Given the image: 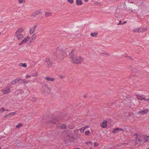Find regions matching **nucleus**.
<instances>
[{
	"label": "nucleus",
	"mask_w": 149,
	"mask_h": 149,
	"mask_svg": "<svg viewBox=\"0 0 149 149\" xmlns=\"http://www.w3.org/2000/svg\"><path fill=\"white\" fill-rule=\"evenodd\" d=\"M70 56L72 61L73 63L79 64H81L83 61L84 58L78 54L74 49H72L70 54Z\"/></svg>",
	"instance_id": "f257e3e1"
},
{
	"label": "nucleus",
	"mask_w": 149,
	"mask_h": 149,
	"mask_svg": "<svg viewBox=\"0 0 149 149\" xmlns=\"http://www.w3.org/2000/svg\"><path fill=\"white\" fill-rule=\"evenodd\" d=\"M126 3H132L128 5V9L130 11L132 12H134L136 10H139L138 8L141 6V4H139L137 2H132L130 0H126Z\"/></svg>",
	"instance_id": "f03ea898"
},
{
	"label": "nucleus",
	"mask_w": 149,
	"mask_h": 149,
	"mask_svg": "<svg viewBox=\"0 0 149 149\" xmlns=\"http://www.w3.org/2000/svg\"><path fill=\"white\" fill-rule=\"evenodd\" d=\"M62 136L67 140L75 139V138L73 136L72 131L70 130H67L63 132L62 134Z\"/></svg>",
	"instance_id": "7ed1b4c3"
},
{
	"label": "nucleus",
	"mask_w": 149,
	"mask_h": 149,
	"mask_svg": "<svg viewBox=\"0 0 149 149\" xmlns=\"http://www.w3.org/2000/svg\"><path fill=\"white\" fill-rule=\"evenodd\" d=\"M23 31L24 29L22 28L18 29L17 30L15 36L18 40H21L24 38V36L22 34Z\"/></svg>",
	"instance_id": "20e7f679"
},
{
	"label": "nucleus",
	"mask_w": 149,
	"mask_h": 149,
	"mask_svg": "<svg viewBox=\"0 0 149 149\" xmlns=\"http://www.w3.org/2000/svg\"><path fill=\"white\" fill-rule=\"evenodd\" d=\"M64 51V48L63 46L58 47L56 51V53L57 56V57L60 59L62 60L63 59V53Z\"/></svg>",
	"instance_id": "39448f33"
},
{
	"label": "nucleus",
	"mask_w": 149,
	"mask_h": 149,
	"mask_svg": "<svg viewBox=\"0 0 149 149\" xmlns=\"http://www.w3.org/2000/svg\"><path fill=\"white\" fill-rule=\"evenodd\" d=\"M42 94L44 95L49 94L51 90V88L49 87L48 85L45 84L43 87Z\"/></svg>",
	"instance_id": "423d86ee"
},
{
	"label": "nucleus",
	"mask_w": 149,
	"mask_h": 149,
	"mask_svg": "<svg viewBox=\"0 0 149 149\" xmlns=\"http://www.w3.org/2000/svg\"><path fill=\"white\" fill-rule=\"evenodd\" d=\"M146 28H137L133 30V31L134 32L141 33V32H145L146 30Z\"/></svg>",
	"instance_id": "0eeeda50"
},
{
	"label": "nucleus",
	"mask_w": 149,
	"mask_h": 149,
	"mask_svg": "<svg viewBox=\"0 0 149 149\" xmlns=\"http://www.w3.org/2000/svg\"><path fill=\"white\" fill-rule=\"evenodd\" d=\"M136 143L138 146L142 145L143 144V141L141 140V139H140V136H137L136 138Z\"/></svg>",
	"instance_id": "6e6552de"
},
{
	"label": "nucleus",
	"mask_w": 149,
	"mask_h": 149,
	"mask_svg": "<svg viewBox=\"0 0 149 149\" xmlns=\"http://www.w3.org/2000/svg\"><path fill=\"white\" fill-rule=\"evenodd\" d=\"M30 39L29 36H27L26 38H25L19 44V45H22L27 42Z\"/></svg>",
	"instance_id": "1a4fd4ad"
},
{
	"label": "nucleus",
	"mask_w": 149,
	"mask_h": 149,
	"mask_svg": "<svg viewBox=\"0 0 149 149\" xmlns=\"http://www.w3.org/2000/svg\"><path fill=\"white\" fill-rule=\"evenodd\" d=\"M45 62H47V67L49 68L52 66V62L49 58H46L45 59Z\"/></svg>",
	"instance_id": "9d476101"
},
{
	"label": "nucleus",
	"mask_w": 149,
	"mask_h": 149,
	"mask_svg": "<svg viewBox=\"0 0 149 149\" xmlns=\"http://www.w3.org/2000/svg\"><path fill=\"white\" fill-rule=\"evenodd\" d=\"M37 26V25L35 24L32 27L30 28L29 30V32L31 34H33L34 33V32L36 30Z\"/></svg>",
	"instance_id": "9b49d317"
},
{
	"label": "nucleus",
	"mask_w": 149,
	"mask_h": 149,
	"mask_svg": "<svg viewBox=\"0 0 149 149\" xmlns=\"http://www.w3.org/2000/svg\"><path fill=\"white\" fill-rule=\"evenodd\" d=\"M45 79L47 81L49 82H53L55 80L54 78L49 76L45 77Z\"/></svg>",
	"instance_id": "f8f14e48"
},
{
	"label": "nucleus",
	"mask_w": 149,
	"mask_h": 149,
	"mask_svg": "<svg viewBox=\"0 0 149 149\" xmlns=\"http://www.w3.org/2000/svg\"><path fill=\"white\" fill-rule=\"evenodd\" d=\"M148 109H146L142 111H139L137 112V114H141L144 115L147 113L148 111Z\"/></svg>",
	"instance_id": "ddd939ff"
},
{
	"label": "nucleus",
	"mask_w": 149,
	"mask_h": 149,
	"mask_svg": "<svg viewBox=\"0 0 149 149\" xmlns=\"http://www.w3.org/2000/svg\"><path fill=\"white\" fill-rule=\"evenodd\" d=\"M120 131H124V130L122 128H117L114 129L112 131V132L115 134Z\"/></svg>",
	"instance_id": "4468645a"
},
{
	"label": "nucleus",
	"mask_w": 149,
	"mask_h": 149,
	"mask_svg": "<svg viewBox=\"0 0 149 149\" xmlns=\"http://www.w3.org/2000/svg\"><path fill=\"white\" fill-rule=\"evenodd\" d=\"M57 126L58 128L61 129H66L67 127L66 125L64 124H58Z\"/></svg>",
	"instance_id": "2eb2a0df"
},
{
	"label": "nucleus",
	"mask_w": 149,
	"mask_h": 149,
	"mask_svg": "<svg viewBox=\"0 0 149 149\" xmlns=\"http://www.w3.org/2000/svg\"><path fill=\"white\" fill-rule=\"evenodd\" d=\"M107 121L106 120H104L103 121L102 124H101V126L103 128H106L107 127Z\"/></svg>",
	"instance_id": "dca6fc26"
},
{
	"label": "nucleus",
	"mask_w": 149,
	"mask_h": 149,
	"mask_svg": "<svg viewBox=\"0 0 149 149\" xmlns=\"http://www.w3.org/2000/svg\"><path fill=\"white\" fill-rule=\"evenodd\" d=\"M140 139H141V140L143 141V144L145 142V140L146 139V135H139Z\"/></svg>",
	"instance_id": "f3484780"
},
{
	"label": "nucleus",
	"mask_w": 149,
	"mask_h": 149,
	"mask_svg": "<svg viewBox=\"0 0 149 149\" xmlns=\"http://www.w3.org/2000/svg\"><path fill=\"white\" fill-rule=\"evenodd\" d=\"M79 130H74V134L76 136V138L77 139L79 138L80 137V135L78 134V131Z\"/></svg>",
	"instance_id": "a211bd4d"
},
{
	"label": "nucleus",
	"mask_w": 149,
	"mask_h": 149,
	"mask_svg": "<svg viewBox=\"0 0 149 149\" xmlns=\"http://www.w3.org/2000/svg\"><path fill=\"white\" fill-rule=\"evenodd\" d=\"M37 35L36 33L33 34L31 37V41H33L36 38Z\"/></svg>",
	"instance_id": "6ab92c4d"
},
{
	"label": "nucleus",
	"mask_w": 149,
	"mask_h": 149,
	"mask_svg": "<svg viewBox=\"0 0 149 149\" xmlns=\"http://www.w3.org/2000/svg\"><path fill=\"white\" fill-rule=\"evenodd\" d=\"M76 3L77 5H81L83 4L81 0H76Z\"/></svg>",
	"instance_id": "aec40b11"
},
{
	"label": "nucleus",
	"mask_w": 149,
	"mask_h": 149,
	"mask_svg": "<svg viewBox=\"0 0 149 149\" xmlns=\"http://www.w3.org/2000/svg\"><path fill=\"white\" fill-rule=\"evenodd\" d=\"M45 14V17H51L52 15V13L51 12H46Z\"/></svg>",
	"instance_id": "412c9836"
},
{
	"label": "nucleus",
	"mask_w": 149,
	"mask_h": 149,
	"mask_svg": "<svg viewBox=\"0 0 149 149\" xmlns=\"http://www.w3.org/2000/svg\"><path fill=\"white\" fill-rule=\"evenodd\" d=\"M2 91L3 92V93L4 94H6L9 93L10 92V90L9 88H8L5 90H2Z\"/></svg>",
	"instance_id": "4be33fe9"
},
{
	"label": "nucleus",
	"mask_w": 149,
	"mask_h": 149,
	"mask_svg": "<svg viewBox=\"0 0 149 149\" xmlns=\"http://www.w3.org/2000/svg\"><path fill=\"white\" fill-rule=\"evenodd\" d=\"M18 84H24L25 83V81L24 79H18Z\"/></svg>",
	"instance_id": "5701e85b"
},
{
	"label": "nucleus",
	"mask_w": 149,
	"mask_h": 149,
	"mask_svg": "<svg viewBox=\"0 0 149 149\" xmlns=\"http://www.w3.org/2000/svg\"><path fill=\"white\" fill-rule=\"evenodd\" d=\"M137 98L138 99L140 100H146V98L144 97H143L142 96L137 95Z\"/></svg>",
	"instance_id": "b1692460"
},
{
	"label": "nucleus",
	"mask_w": 149,
	"mask_h": 149,
	"mask_svg": "<svg viewBox=\"0 0 149 149\" xmlns=\"http://www.w3.org/2000/svg\"><path fill=\"white\" fill-rule=\"evenodd\" d=\"M19 65L20 67H22L24 68H26L27 67V64L26 63H19Z\"/></svg>",
	"instance_id": "393cba45"
},
{
	"label": "nucleus",
	"mask_w": 149,
	"mask_h": 149,
	"mask_svg": "<svg viewBox=\"0 0 149 149\" xmlns=\"http://www.w3.org/2000/svg\"><path fill=\"white\" fill-rule=\"evenodd\" d=\"M19 81L18 80V79H16L14 80H13L12 82L11 83V84H15L16 83H18Z\"/></svg>",
	"instance_id": "a878e982"
},
{
	"label": "nucleus",
	"mask_w": 149,
	"mask_h": 149,
	"mask_svg": "<svg viewBox=\"0 0 149 149\" xmlns=\"http://www.w3.org/2000/svg\"><path fill=\"white\" fill-rule=\"evenodd\" d=\"M75 127V126L73 125H68V128L70 129H73Z\"/></svg>",
	"instance_id": "bb28decb"
},
{
	"label": "nucleus",
	"mask_w": 149,
	"mask_h": 149,
	"mask_svg": "<svg viewBox=\"0 0 149 149\" xmlns=\"http://www.w3.org/2000/svg\"><path fill=\"white\" fill-rule=\"evenodd\" d=\"M15 113H16L15 112H11V113H10L8 115H7L5 117V118H6L8 116L10 117V115L13 116V115L14 114H15Z\"/></svg>",
	"instance_id": "cd10ccee"
},
{
	"label": "nucleus",
	"mask_w": 149,
	"mask_h": 149,
	"mask_svg": "<svg viewBox=\"0 0 149 149\" xmlns=\"http://www.w3.org/2000/svg\"><path fill=\"white\" fill-rule=\"evenodd\" d=\"M97 33L94 32V33H91V35L92 36L94 37H96L97 35Z\"/></svg>",
	"instance_id": "c85d7f7f"
},
{
	"label": "nucleus",
	"mask_w": 149,
	"mask_h": 149,
	"mask_svg": "<svg viewBox=\"0 0 149 149\" xmlns=\"http://www.w3.org/2000/svg\"><path fill=\"white\" fill-rule=\"evenodd\" d=\"M94 4L95 5H97L99 6H102V4L100 2H99L98 1H95V2Z\"/></svg>",
	"instance_id": "c756f323"
},
{
	"label": "nucleus",
	"mask_w": 149,
	"mask_h": 149,
	"mask_svg": "<svg viewBox=\"0 0 149 149\" xmlns=\"http://www.w3.org/2000/svg\"><path fill=\"white\" fill-rule=\"evenodd\" d=\"M23 126V124L22 123H19L16 126V127L17 128H19L20 127Z\"/></svg>",
	"instance_id": "7c9ffc66"
},
{
	"label": "nucleus",
	"mask_w": 149,
	"mask_h": 149,
	"mask_svg": "<svg viewBox=\"0 0 149 149\" xmlns=\"http://www.w3.org/2000/svg\"><path fill=\"white\" fill-rule=\"evenodd\" d=\"M88 126H85L84 127H82L81 129H79V130H82V132H83L84 130L87 127H88Z\"/></svg>",
	"instance_id": "2f4dec72"
},
{
	"label": "nucleus",
	"mask_w": 149,
	"mask_h": 149,
	"mask_svg": "<svg viewBox=\"0 0 149 149\" xmlns=\"http://www.w3.org/2000/svg\"><path fill=\"white\" fill-rule=\"evenodd\" d=\"M49 121L50 124H52V123L54 124L56 123L54 120H49Z\"/></svg>",
	"instance_id": "473e14b6"
},
{
	"label": "nucleus",
	"mask_w": 149,
	"mask_h": 149,
	"mask_svg": "<svg viewBox=\"0 0 149 149\" xmlns=\"http://www.w3.org/2000/svg\"><path fill=\"white\" fill-rule=\"evenodd\" d=\"M37 15V14L36 13V12L32 13L31 15V16L35 17Z\"/></svg>",
	"instance_id": "72a5a7b5"
},
{
	"label": "nucleus",
	"mask_w": 149,
	"mask_h": 149,
	"mask_svg": "<svg viewBox=\"0 0 149 149\" xmlns=\"http://www.w3.org/2000/svg\"><path fill=\"white\" fill-rule=\"evenodd\" d=\"M145 142H149V136H147L146 135V139L145 140Z\"/></svg>",
	"instance_id": "f704fd0d"
},
{
	"label": "nucleus",
	"mask_w": 149,
	"mask_h": 149,
	"mask_svg": "<svg viewBox=\"0 0 149 149\" xmlns=\"http://www.w3.org/2000/svg\"><path fill=\"white\" fill-rule=\"evenodd\" d=\"M37 15H38L41 14L42 13V10H39L36 12Z\"/></svg>",
	"instance_id": "c9c22d12"
},
{
	"label": "nucleus",
	"mask_w": 149,
	"mask_h": 149,
	"mask_svg": "<svg viewBox=\"0 0 149 149\" xmlns=\"http://www.w3.org/2000/svg\"><path fill=\"white\" fill-rule=\"evenodd\" d=\"M38 75V73L37 72H36L35 73L33 74L32 75H31V77H36Z\"/></svg>",
	"instance_id": "e433bc0d"
},
{
	"label": "nucleus",
	"mask_w": 149,
	"mask_h": 149,
	"mask_svg": "<svg viewBox=\"0 0 149 149\" xmlns=\"http://www.w3.org/2000/svg\"><path fill=\"white\" fill-rule=\"evenodd\" d=\"M22 146V143H19L17 144V146L18 147H19L20 146Z\"/></svg>",
	"instance_id": "4c0bfd02"
},
{
	"label": "nucleus",
	"mask_w": 149,
	"mask_h": 149,
	"mask_svg": "<svg viewBox=\"0 0 149 149\" xmlns=\"http://www.w3.org/2000/svg\"><path fill=\"white\" fill-rule=\"evenodd\" d=\"M25 2V0H18V2L20 4Z\"/></svg>",
	"instance_id": "58836bf2"
},
{
	"label": "nucleus",
	"mask_w": 149,
	"mask_h": 149,
	"mask_svg": "<svg viewBox=\"0 0 149 149\" xmlns=\"http://www.w3.org/2000/svg\"><path fill=\"white\" fill-rule=\"evenodd\" d=\"M67 1L71 4L73 3L74 2V0H67Z\"/></svg>",
	"instance_id": "ea45409f"
},
{
	"label": "nucleus",
	"mask_w": 149,
	"mask_h": 149,
	"mask_svg": "<svg viewBox=\"0 0 149 149\" xmlns=\"http://www.w3.org/2000/svg\"><path fill=\"white\" fill-rule=\"evenodd\" d=\"M85 135H88L90 133V132L89 131H86L85 132Z\"/></svg>",
	"instance_id": "a19ab883"
},
{
	"label": "nucleus",
	"mask_w": 149,
	"mask_h": 149,
	"mask_svg": "<svg viewBox=\"0 0 149 149\" xmlns=\"http://www.w3.org/2000/svg\"><path fill=\"white\" fill-rule=\"evenodd\" d=\"M94 143V146L95 147H97L99 145V144L95 142Z\"/></svg>",
	"instance_id": "79ce46f5"
},
{
	"label": "nucleus",
	"mask_w": 149,
	"mask_h": 149,
	"mask_svg": "<svg viewBox=\"0 0 149 149\" xmlns=\"http://www.w3.org/2000/svg\"><path fill=\"white\" fill-rule=\"evenodd\" d=\"M32 101L33 102H35L36 101V99L35 97H33L32 98Z\"/></svg>",
	"instance_id": "37998d69"
},
{
	"label": "nucleus",
	"mask_w": 149,
	"mask_h": 149,
	"mask_svg": "<svg viewBox=\"0 0 149 149\" xmlns=\"http://www.w3.org/2000/svg\"><path fill=\"white\" fill-rule=\"evenodd\" d=\"M5 110V109L3 107L2 108L0 109V111H2V112H3Z\"/></svg>",
	"instance_id": "c03bdc74"
},
{
	"label": "nucleus",
	"mask_w": 149,
	"mask_h": 149,
	"mask_svg": "<svg viewBox=\"0 0 149 149\" xmlns=\"http://www.w3.org/2000/svg\"><path fill=\"white\" fill-rule=\"evenodd\" d=\"M31 77V75H26V78H28L29 77Z\"/></svg>",
	"instance_id": "a18cd8bd"
},
{
	"label": "nucleus",
	"mask_w": 149,
	"mask_h": 149,
	"mask_svg": "<svg viewBox=\"0 0 149 149\" xmlns=\"http://www.w3.org/2000/svg\"><path fill=\"white\" fill-rule=\"evenodd\" d=\"M30 81H32V82H35V79H32L31 80H30Z\"/></svg>",
	"instance_id": "49530a36"
},
{
	"label": "nucleus",
	"mask_w": 149,
	"mask_h": 149,
	"mask_svg": "<svg viewBox=\"0 0 149 149\" xmlns=\"http://www.w3.org/2000/svg\"><path fill=\"white\" fill-rule=\"evenodd\" d=\"M121 22H122L121 21H119V23L118 24V25H119L122 24V23H121Z\"/></svg>",
	"instance_id": "de8ad7c7"
},
{
	"label": "nucleus",
	"mask_w": 149,
	"mask_h": 149,
	"mask_svg": "<svg viewBox=\"0 0 149 149\" xmlns=\"http://www.w3.org/2000/svg\"><path fill=\"white\" fill-rule=\"evenodd\" d=\"M127 23V22L126 21H124L123 23L122 24H123L126 23Z\"/></svg>",
	"instance_id": "09e8293b"
},
{
	"label": "nucleus",
	"mask_w": 149,
	"mask_h": 149,
	"mask_svg": "<svg viewBox=\"0 0 149 149\" xmlns=\"http://www.w3.org/2000/svg\"><path fill=\"white\" fill-rule=\"evenodd\" d=\"M89 143L91 144L92 143V141H89Z\"/></svg>",
	"instance_id": "8fccbe9b"
},
{
	"label": "nucleus",
	"mask_w": 149,
	"mask_h": 149,
	"mask_svg": "<svg viewBox=\"0 0 149 149\" xmlns=\"http://www.w3.org/2000/svg\"><path fill=\"white\" fill-rule=\"evenodd\" d=\"M147 100V101H149V98H148V99H146V100Z\"/></svg>",
	"instance_id": "3c124183"
},
{
	"label": "nucleus",
	"mask_w": 149,
	"mask_h": 149,
	"mask_svg": "<svg viewBox=\"0 0 149 149\" xmlns=\"http://www.w3.org/2000/svg\"><path fill=\"white\" fill-rule=\"evenodd\" d=\"M84 1L86 2H87L88 1V0H84Z\"/></svg>",
	"instance_id": "603ef678"
},
{
	"label": "nucleus",
	"mask_w": 149,
	"mask_h": 149,
	"mask_svg": "<svg viewBox=\"0 0 149 149\" xmlns=\"http://www.w3.org/2000/svg\"><path fill=\"white\" fill-rule=\"evenodd\" d=\"M89 143V142H86V143L87 144V145H88V144Z\"/></svg>",
	"instance_id": "864d4df0"
},
{
	"label": "nucleus",
	"mask_w": 149,
	"mask_h": 149,
	"mask_svg": "<svg viewBox=\"0 0 149 149\" xmlns=\"http://www.w3.org/2000/svg\"><path fill=\"white\" fill-rule=\"evenodd\" d=\"M74 149H80L79 148H74Z\"/></svg>",
	"instance_id": "5fc2aeb1"
},
{
	"label": "nucleus",
	"mask_w": 149,
	"mask_h": 149,
	"mask_svg": "<svg viewBox=\"0 0 149 149\" xmlns=\"http://www.w3.org/2000/svg\"><path fill=\"white\" fill-rule=\"evenodd\" d=\"M80 130V131L82 132V130Z\"/></svg>",
	"instance_id": "6e6d98bb"
},
{
	"label": "nucleus",
	"mask_w": 149,
	"mask_h": 149,
	"mask_svg": "<svg viewBox=\"0 0 149 149\" xmlns=\"http://www.w3.org/2000/svg\"><path fill=\"white\" fill-rule=\"evenodd\" d=\"M25 83H28V81H26V82H25Z\"/></svg>",
	"instance_id": "4d7b16f0"
},
{
	"label": "nucleus",
	"mask_w": 149,
	"mask_h": 149,
	"mask_svg": "<svg viewBox=\"0 0 149 149\" xmlns=\"http://www.w3.org/2000/svg\"><path fill=\"white\" fill-rule=\"evenodd\" d=\"M6 111H8V110H6Z\"/></svg>",
	"instance_id": "13d9d810"
},
{
	"label": "nucleus",
	"mask_w": 149,
	"mask_h": 149,
	"mask_svg": "<svg viewBox=\"0 0 149 149\" xmlns=\"http://www.w3.org/2000/svg\"><path fill=\"white\" fill-rule=\"evenodd\" d=\"M0 149H1V147H0Z\"/></svg>",
	"instance_id": "bf43d9fd"
},
{
	"label": "nucleus",
	"mask_w": 149,
	"mask_h": 149,
	"mask_svg": "<svg viewBox=\"0 0 149 149\" xmlns=\"http://www.w3.org/2000/svg\"><path fill=\"white\" fill-rule=\"evenodd\" d=\"M148 149H149V148H148Z\"/></svg>",
	"instance_id": "052dcab7"
}]
</instances>
